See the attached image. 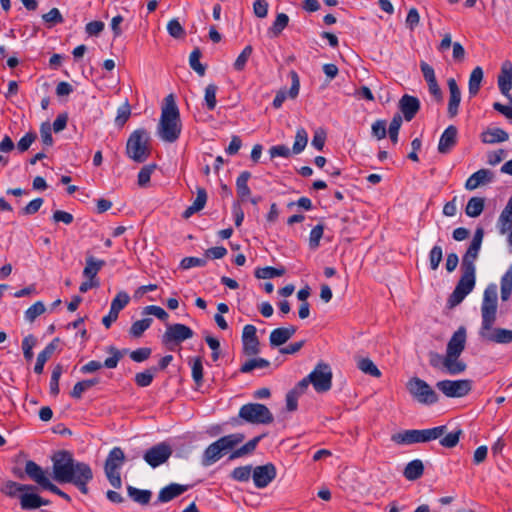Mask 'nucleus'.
<instances>
[{
    "label": "nucleus",
    "mask_w": 512,
    "mask_h": 512,
    "mask_svg": "<svg viewBox=\"0 0 512 512\" xmlns=\"http://www.w3.org/2000/svg\"><path fill=\"white\" fill-rule=\"evenodd\" d=\"M461 277L457 282L455 289L448 298L449 308L459 305L465 297L472 292L476 283V273L461 271Z\"/></svg>",
    "instance_id": "obj_10"
},
{
    "label": "nucleus",
    "mask_w": 512,
    "mask_h": 512,
    "mask_svg": "<svg viewBox=\"0 0 512 512\" xmlns=\"http://www.w3.org/2000/svg\"><path fill=\"white\" fill-rule=\"evenodd\" d=\"M252 52H253V48L251 45L246 46L242 50V52L239 54V56L237 57V59L234 62V69L236 71H242L245 68L246 63H247L249 57L251 56Z\"/></svg>",
    "instance_id": "obj_61"
},
{
    "label": "nucleus",
    "mask_w": 512,
    "mask_h": 512,
    "mask_svg": "<svg viewBox=\"0 0 512 512\" xmlns=\"http://www.w3.org/2000/svg\"><path fill=\"white\" fill-rule=\"evenodd\" d=\"M245 436L242 433H234L223 436L211 443L205 450L203 464L205 466L217 462L223 455L235 450V447L243 442Z\"/></svg>",
    "instance_id": "obj_6"
},
{
    "label": "nucleus",
    "mask_w": 512,
    "mask_h": 512,
    "mask_svg": "<svg viewBox=\"0 0 512 512\" xmlns=\"http://www.w3.org/2000/svg\"><path fill=\"white\" fill-rule=\"evenodd\" d=\"M167 30L170 36L175 39H183L186 35L184 28L177 19H172L168 22Z\"/></svg>",
    "instance_id": "obj_60"
},
{
    "label": "nucleus",
    "mask_w": 512,
    "mask_h": 512,
    "mask_svg": "<svg viewBox=\"0 0 512 512\" xmlns=\"http://www.w3.org/2000/svg\"><path fill=\"white\" fill-rule=\"evenodd\" d=\"M105 264L106 262L104 260L96 259L92 255L87 256L83 276L88 280H98L97 274Z\"/></svg>",
    "instance_id": "obj_32"
},
{
    "label": "nucleus",
    "mask_w": 512,
    "mask_h": 512,
    "mask_svg": "<svg viewBox=\"0 0 512 512\" xmlns=\"http://www.w3.org/2000/svg\"><path fill=\"white\" fill-rule=\"evenodd\" d=\"M53 478L58 483H71L83 494L89 493L88 484L93 479V471L89 464L76 461L67 450L54 453L51 458Z\"/></svg>",
    "instance_id": "obj_1"
},
{
    "label": "nucleus",
    "mask_w": 512,
    "mask_h": 512,
    "mask_svg": "<svg viewBox=\"0 0 512 512\" xmlns=\"http://www.w3.org/2000/svg\"><path fill=\"white\" fill-rule=\"evenodd\" d=\"M307 142H308V135H307V132L305 131V129L304 128L298 129L296 132L295 141H294L293 148H292L293 153L294 154L301 153L305 149Z\"/></svg>",
    "instance_id": "obj_52"
},
{
    "label": "nucleus",
    "mask_w": 512,
    "mask_h": 512,
    "mask_svg": "<svg viewBox=\"0 0 512 512\" xmlns=\"http://www.w3.org/2000/svg\"><path fill=\"white\" fill-rule=\"evenodd\" d=\"M172 452L170 444L160 442L147 449L143 454V459L150 467L156 468L166 463L171 457Z\"/></svg>",
    "instance_id": "obj_15"
},
{
    "label": "nucleus",
    "mask_w": 512,
    "mask_h": 512,
    "mask_svg": "<svg viewBox=\"0 0 512 512\" xmlns=\"http://www.w3.org/2000/svg\"><path fill=\"white\" fill-rule=\"evenodd\" d=\"M497 304V286L495 284H490L487 286L483 294V301L481 305L482 323L480 331L492 329L496 321Z\"/></svg>",
    "instance_id": "obj_7"
},
{
    "label": "nucleus",
    "mask_w": 512,
    "mask_h": 512,
    "mask_svg": "<svg viewBox=\"0 0 512 512\" xmlns=\"http://www.w3.org/2000/svg\"><path fill=\"white\" fill-rule=\"evenodd\" d=\"M263 438V435H259V436H256L254 437L253 439L249 440L246 444H244L243 446H241L240 448L238 449H235L234 451H232V453L230 454L229 456V460H233V459H236V458H240V457H243L247 454H250L252 453L259 441Z\"/></svg>",
    "instance_id": "obj_38"
},
{
    "label": "nucleus",
    "mask_w": 512,
    "mask_h": 512,
    "mask_svg": "<svg viewBox=\"0 0 512 512\" xmlns=\"http://www.w3.org/2000/svg\"><path fill=\"white\" fill-rule=\"evenodd\" d=\"M157 372L156 367H152L150 369H147L143 372L137 373L135 375V383L139 387H147L149 386L154 378V374Z\"/></svg>",
    "instance_id": "obj_51"
},
{
    "label": "nucleus",
    "mask_w": 512,
    "mask_h": 512,
    "mask_svg": "<svg viewBox=\"0 0 512 512\" xmlns=\"http://www.w3.org/2000/svg\"><path fill=\"white\" fill-rule=\"evenodd\" d=\"M108 352L111 354V356L106 358L103 364L101 362H99V361L91 360L88 363H86L85 365H83L81 367L80 371L83 374H88V373H93V372L98 371L103 366H105L108 369L116 368L117 365H118V362L120 361V359L122 358L123 355L114 346H110L108 348Z\"/></svg>",
    "instance_id": "obj_16"
},
{
    "label": "nucleus",
    "mask_w": 512,
    "mask_h": 512,
    "mask_svg": "<svg viewBox=\"0 0 512 512\" xmlns=\"http://www.w3.org/2000/svg\"><path fill=\"white\" fill-rule=\"evenodd\" d=\"M482 80L483 70L480 66H477L472 70L468 82V90L471 97H474L479 93Z\"/></svg>",
    "instance_id": "obj_36"
},
{
    "label": "nucleus",
    "mask_w": 512,
    "mask_h": 512,
    "mask_svg": "<svg viewBox=\"0 0 512 512\" xmlns=\"http://www.w3.org/2000/svg\"><path fill=\"white\" fill-rule=\"evenodd\" d=\"M410 395L420 404L432 405L438 402L439 397L433 388L419 377H412L406 383Z\"/></svg>",
    "instance_id": "obj_8"
},
{
    "label": "nucleus",
    "mask_w": 512,
    "mask_h": 512,
    "mask_svg": "<svg viewBox=\"0 0 512 512\" xmlns=\"http://www.w3.org/2000/svg\"><path fill=\"white\" fill-rule=\"evenodd\" d=\"M131 115V107L128 102H125L121 107L117 110V115L115 118V124L118 127H123L125 123L128 121Z\"/></svg>",
    "instance_id": "obj_58"
},
{
    "label": "nucleus",
    "mask_w": 512,
    "mask_h": 512,
    "mask_svg": "<svg viewBox=\"0 0 512 512\" xmlns=\"http://www.w3.org/2000/svg\"><path fill=\"white\" fill-rule=\"evenodd\" d=\"M466 329L461 326L456 330L447 344L446 355L460 356L465 349Z\"/></svg>",
    "instance_id": "obj_21"
},
{
    "label": "nucleus",
    "mask_w": 512,
    "mask_h": 512,
    "mask_svg": "<svg viewBox=\"0 0 512 512\" xmlns=\"http://www.w3.org/2000/svg\"><path fill=\"white\" fill-rule=\"evenodd\" d=\"M187 489L188 486L171 483L160 490L157 501L160 503L169 502L182 495Z\"/></svg>",
    "instance_id": "obj_30"
},
{
    "label": "nucleus",
    "mask_w": 512,
    "mask_h": 512,
    "mask_svg": "<svg viewBox=\"0 0 512 512\" xmlns=\"http://www.w3.org/2000/svg\"><path fill=\"white\" fill-rule=\"evenodd\" d=\"M62 373H63L62 365L57 364L52 371L50 385H49L50 393L53 396H57L60 392L59 380H60Z\"/></svg>",
    "instance_id": "obj_55"
},
{
    "label": "nucleus",
    "mask_w": 512,
    "mask_h": 512,
    "mask_svg": "<svg viewBox=\"0 0 512 512\" xmlns=\"http://www.w3.org/2000/svg\"><path fill=\"white\" fill-rule=\"evenodd\" d=\"M152 318H144L142 320L135 321L130 327L129 333L134 338H139L143 333L151 326Z\"/></svg>",
    "instance_id": "obj_47"
},
{
    "label": "nucleus",
    "mask_w": 512,
    "mask_h": 512,
    "mask_svg": "<svg viewBox=\"0 0 512 512\" xmlns=\"http://www.w3.org/2000/svg\"><path fill=\"white\" fill-rule=\"evenodd\" d=\"M332 377L331 367L324 362H319L308 375L310 383L318 393L327 392L331 389Z\"/></svg>",
    "instance_id": "obj_12"
},
{
    "label": "nucleus",
    "mask_w": 512,
    "mask_h": 512,
    "mask_svg": "<svg viewBox=\"0 0 512 512\" xmlns=\"http://www.w3.org/2000/svg\"><path fill=\"white\" fill-rule=\"evenodd\" d=\"M151 137L144 128L134 130L126 143V155L136 163L145 162L151 155Z\"/></svg>",
    "instance_id": "obj_4"
},
{
    "label": "nucleus",
    "mask_w": 512,
    "mask_h": 512,
    "mask_svg": "<svg viewBox=\"0 0 512 512\" xmlns=\"http://www.w3.org/2000/svg\"><path fill=\"white\" fill-rule=\"evenodd\" d=\"M274 416L269 408L261 403L244 404L236 417L230 418L228 423L233 427L240 426L244 422L250 424H271Z\"/></svg>",
    "instance_id": "obj_3"
},
{
    "label": "nucleus",
    "mask_w": 512,
    "mask_h": 512,
    "mask_svg": "<svg viewBox=\"0 0 512 512\" xmlns=\"http://www.w3.org/2000/svg\"><path fill=\"white\" fill-rule=\"evenodd\" d=\"M512 294V266L505 272L501 278V299L507 301Z\"/></svg>",
    "instance_id": "obj_43"
},
{
    "label": "nucleus",
    "mask_w": 512,
    "mask_h": 512,
    "mask_svg": "<svg viewBox=\"0 0 512 512\" xmlns=\"http://www.w3.org/2000/svg\"><path fill=\"white\" fill-rule=\"evenodd\" d=\"M192 337V329L184 324H167L162 336V343L170 350L175 351L180 344Z\"/></svg>",
    "instance_id": "obj_11"
},
{
    "label": "nucleus",
    "mask_w": 512,
    "mask_h": 512,
    "mask_svg": "<svg viewBox=\"0 0 512 512\" xmlns=\"http://www.w3.org/2000/svg\"><path fill=\"white\" fill-rule=\"evenodd\" d=\"M436 388L446 397L461 398L471 391L472 381L469 379L441 380L436 383Z\"/></svg>",
    "instance_id": "obj_14"
},
{
    "label": "nucleus",
    "mask_w": 512,
    "mask_h": 512,
    "mask_svg": "<svg viewBox=\"0 0 512 512\" xmlns=\"http://www.w3.org/2000/svg\"><path fill=\"white\" fill-rule=\"evenodd\" d=\"M357 367L363 373L368 374L370 376L379 378L381 376V371L377 368L374 362L369 358H360L357 362Z\"/></svg>",
    "instance_id": "obj_45"
},
{
    "label": "nucleus",
    "mask_w": 512,
    "mask_h": 512,
    "mask_svg": "<svg viewBox=\"0 0 512 512\" xmlns=\"http://www.w3.org/2000/svg\"><path fill=\"white\" fill-rule=\"evenodd\" d=\"M60 344L59 338H54L37 356L34 372L42 374L44 371L45 363L51 358L55 350Z\"/></svg>",
    "instance_id": "obj_28"
},
{
    "label": "nucleus",
    "mask_w": 512,
    "mask_h": 512,
    "mask_svg": "<svg viewBox=\"0 0 512 512\" xmlns=\"http://www.w3.org/2000/svg\"><path fill=\"white\" fill-rule=\"evenodd\" d=\"M39 495L35 493L24 492L20 495V505L24 510L38 509Z\"/></svg>",
    "instance_id": "obj_48"
},
{
    "label": "nucleus",
    "mask_w": 512,
    "mask_h": 512,
    "mask_svg": "<svg viewBox=\"0 0 512 512\" xmlns=\"http://www.w3.org/2000/svg\"><path fill=\"white\" fill-rule=\"evenodd\" d=\"M462 435V430H457L450 433H445L440 439V445L445 448H454L460 440V436Z\"/></svg>",
    "instance_id": "obj_56"
},
{
    "label": "nucleus",
    "mask_w": 512,
    "mask_h": 512,
    "mask_svg": "<svg viewBox=\"0 0 512 512\" xmlns=\"http://www.w3.org/2000/svg\"><path fill=\"white\" fill-rule=\"evenodd\" d=\"M250 178L251 173L249 171H243L236 179V191L241 201H246L251 195V190L248 186V181Z\"/></svg>",
    "instance_id": "obj_35"
},
{
    "label": "nucleus",
    "mask_w": 512,
    "mask_h": 512,
    "mask_svg": "<svg viewBox=\"0 0 512 512\" xmlns=\"http://www.w3.org/2000/svg\"><path fill=\"white\" fill-rule=\"evenodd\" d=\"M218 91V86L216 84H209L205 88V95H204V105L209 111H213L216 108L217 100H216V94Z\"/></svg>",
    "instance_id": "obj_46"
},
{
    "label": "nucleus",
    "mask_w": 512,
    "mask_h": 512,
    "mask_svg": "<svg viewBox=\"0 0 512 512\" xmlns=\"http://www.w3.org/2000/svg\"><path fill=\"white\" fill-rule=\"evenodd\" d=\"M442 258H443V250H442L441 246H439V245L433 246V248L430 250V253H429V263H430L431 270L438 269L439 264L442 261Z\"/></svg>",
    "instance_id": "obj_63"
},
{
    "label": "nucleus",
    "mask_w": 512,
    "mask_h": 512,
    "mask_svg": "<svg viewBox=\"0 0 512 512\" xmlns=\"http://www.w3.org/2000/svg\"><path fill=\"white\" fill-rule=\"evenodd\" d=\"M484 237V229L478 227L474 233L473 239L462 257L461 271L476 273L475 261L478 258L481 244Z\"/></svg>",
    "instance_id": "obj_13"
},
{
    "label": "nucleus",
    "mask_w": 512,
    "mask_h": 512,
    "mask_svg": "<svg viewBox=\"0 0 512 512\" xmlns=\"http://www.w3.org/2000/svg\"><path fill=\"white\" fill-rule=\"evenodd\" d=\"M481 338L494 343H512V330L504 328H493L487 331H479Z\"/></svg>",
    "instance_id": "obj_24"
},
{
    "label": "nucleus",
    "mask_w": 512,
    "mask_h": 512,
    "mask_svg": "<svg viewBox=\"0 0 512 512\" xmlns=\"http://www.w3.org/2000/svg\"><path fill=\"white\" fill-rule=\"evenodd\" d=\"M14 473L20 479H23L24 474H26L29 477V479L37 483L42 489H46L51 483L49 478L46 476V472L43 470V468L32 460H28L25 463L24 473H17L16 471H14Z\"/></svg>",
    "instance_id": "obj_17"
},
{
    "label": "nucleus",
    "mask_w": 512,
    "mask_h": 512,
    "mask_svg": "<svg viewBox=\"0 0 512 512\" xmlns=\"http://www.w3.org/2000/svg\"><path fill=\"white\" fill-rule=\"evenodd\" d=\"M497 81L500 92L503 95H508L512 89V64L510 61H505L502 64Z\"/></svg>",
    "instance_id": "obj_29"
},
{
    "label": "nucleus",
    "mask_w": 512,
    "mask_h": 512,
    "mask_svg": "<svg viewBox=\"0 0 512 512\" xmlns=\"http://www.w3.org/2000/svg\"><path fill=\"white\" fill-rule=\"evenodd\" d=\"M481 141L485 144H495L508 140V133L501 128H487L480 135Z\"/></svg>",
    "instance_id": "obj_31"
},
{
    "label": "nucleus",
    "mask_w": 512,
    "mask_h": 512,
    "mask_svg": "<svg viewBox=\"0 0 512 512\" xmlns=\"http://www.w3.org/2000/svg\"><path fill=\"white\" fill-rule=\"evenodd\" d=\"M494 180V173L489 169H480L473 173L465 182V188L469 191L479 186L491 183Z\"/></svg>",
    "instance_id": "obj_25"
},
{
    "label": "nucleus",
    "mask_w": 512,
    "mask_h": 512,
    "mask_svg": "<svg viewBox=\"0 0 512 512\" xmlns=\"http://www.w3.org/2000/svg\"><path fill=\"white\" fill-rule=\"evenodd\" d=\"M46 308L43 302L37 301L25 311L26 320L33 322L38 316L45 312Z\"/></svg>",
    "instance_id": "obj_59"
},
{
    "label": "nucleus",
    "mask_w": 512,
    "mask_h": 512,
    "mask_svg": "<svg viewBox=\"0 0 512 512\" xmlns=\"http://www.w3.org/2000/svg\"><path fill=\"white\" fill-rule=\"evenodd\" d=\"M243 353L246 356H254L260 353V341L257 337V329L252 324H247L242 332Z\"/></svg>",
    "instance_id": "obj_18"
},
{
    "label": "nucleus",
    "mask_w": 512,
    "mask_h": 512,
    "mask_svg": "<svg viewBox=\"0 0 512 512\" xmlns=\"http://www.w3.org/2000/svg\"><path fill=\"white\" fill-rule=\"evenodd\" d=\"M270 366V362L264 358H252L243 363L239 369L241 373H250L257 368H267Z\"/></svg>",
    "instance_id": "obj_44"
},
{
    "label": "nucleus",
    "mask_w": 512,
    "mask_h": 512,
    "mask_svg": "<svg viewBox=\"0 0 512 512\" xmlns=\"http://www.w3.org/2000/svg\"><path fill=\"white\" fill-rule=\"evenodd\" d=\"M446 432V425L421 430L410 429L393 434L391 440L398 445L426 443L441 438Z\"/></svg>",
    "instance_id": "obj_5"
},
{
    "label": "nucleus",
    "mask_w": 512,
    "mask_h": 512,
    "mask_svg": "<svg viewBox=\"0 0 512 512\" xmlns=\"http://www.w3.org/2000/svg\"><path fill=\"white\" fill-rule=\"evenodd\" d=\"M276 477V468L272 463L257 466L253 470V481L257 488H265Z\"/></svg>",
    "instance_id": "obj_20"
},
{
    "label": "nucleus",
    "mask_w": 512,
    "mask_h": 512,
    "mask_svg": "<svg viewBox=\"0 0 512 512\" xmlns=\"http://www.w3.org/2000/svg\"><path fill=\"white\" fill-rule=\"evenodd\" d=\"M403 119L399 113H396L390 122L388 134L391 142L395 145L398 142V133L402 125Z\"/></svg>",
    "instance_id": "obj_53"
},
{
    "label": "nucleus",
    "mask_w": 512,
    "mask_h": 512,
    "mask_svg": "<svg viewBox=\"0 0 512 512\" xmlns=\"http://www.w3.org/2000/svg\"><path fill=\"white\" fill-rule=\"evenodd\" d=\"M156 168V164H148L140 169L137 179V183L140 187H146L149 184L151 174L155 171Z\"/></svg>",
    "instance_id": "obj_54"
},
{
    "label": "nucleus",
    "mask_w": 512,
    "mask_h": 512,
    "mask_svg": "<svg viewBox=\"0 0 512 512\" xmlns=\"http://www.w3.org/2000/svg\"><path fill=\"white\" fill-rule=\"evenodd\" d=\"M399 110L406 121H411L420 110V101L417 97L404 94L399 100Z\"/></svg>",
    "instance_id": "obj_22"
},
{
    "label": "nucleus",
    "mask_w": 512,
    "mask_h": 512,
    "mask_svg": "<svg viewBox=\"0 0 512 512\" xmlns=\"http://www.w3.org/2000/svg\"><path fill=\"white\" fill-rule=\"evenodd\" d=\"M129 301L130 297L126 292L120 291L117 293L111 302L108 315L104 316L102 319V323L106 328H110L112 323L118 319L120 311L128 305Z\"/></svg>",
    "instance_id": "obj_19"
},
{
    "label": "nucleus",
    "mask_w": 512,
    "mask_h": 512,
    "mask_svg": "<svg viewBox=\"0 0 512 512\" xmlns=\"http://www.w3.org/2000/svg\"><path fill=\"white\" fill-rule=\"evenodd\" d=\"M289 23V17L285 13H279L276 16L272 26L268 29V34L271 38L278 37L282 31L287 27Z\"/></svg>",
    "instance_id": "obj_42"
},
{
    "label": "nucleus",
    "mask_w": 512,
    "mask_h": 512,
    "mask_svg": "<svg viewBox=\"0 0 512 512\" xmlns=\"http://www.w3.org/2000/svg\"><path fill=\"white\" fill-rule=\"evenodd\" d=\"M325 226L320 223L312 228L309 235V248L316 250L320 246V240L323 237Z\"/></svg>",
    "instance_id": "obj_49"
},
{
    "label": "nucleus",
    "mask_w": 512,
    "mask_h": 512,
    "mask_svg": "<svg viewBox=\"0 0 512 512\" xmlns=\"http://www.w3.org/2000/svg\"><path fill=\"white\" fill-rule=\"evenodd\" d=\"M99 383V378H92L79 381L74 385L72 391L70 392V395L74 399H80L85 391Z\"/></svg>",
    "instance_id": "obj_41"
},
{
    "label": "nucleus",
    "mask_w": 512,
    "mask_h": 512,
    "mask_svg": "<svg viewBox=\"0 0 512 512\" xmlns=\"http://www.w3.org/2000/svg\"><path fill=\"white\" fill-rule=\"evenodd\" d=\"M284 273H285L284 268L278 269L275 267L267 266V267L256 269L255 277L258 279H270V278L280 277V276L284 275Z\"/></svg>",
    "instance_id": "obj_50"
},
{
    "label": "nucleus",
    "mask_w": 512,
    "mask_h": 512,
    "mask_svg": "<svg viewBox=\"0 0 512 512\" xmlns=\"http://www.w3.org/2000/svg\"><path fill=\"white\" fill-rule=\"evenodd\" d=\"M35 489V486L21 484L12 480L6 481L1 487V492L8 497H16L19 492H29Z\"/></svg>",
    "instance_id": "obj_33"
},
{
    "label": "nucleus",
    "mask_w": 512,
    "mask_h": 512,
    "mask_svg": "<svg viewBox=\"0 0 512 512\" xmlns=\"http://www.w3.org/2000/svg\"><path fill=\"white\" fill-rule=\"evenodd\" d=\"M447 85L449 89V101L447 107V113L450 118H454L458 114L459 105L461 102V91L458 87V84L454 78H449L447 80Z\"/></svg>",
    "instance_id": "obj_23"
},
{
    "label": "nucleus",
    "mask_w": 512,
    "mask_h": 512,
    "mask_svg": "<svg viewBox=\"0 0 512 512\" xmlns=\"http://www.w3.org/2000/svg\"><path fill=\"white\" fill-rule=\"evenodd\" d=\"M444 368L451 375H457L466 370V364L459 360V356L445 355Z\"/></svg>",
    "instance_id": "obj_39"
},
{
    "label": "nucleus",
    "mask_w": 512,
    "mask_h": 512,
    "mask_svg": "<svg viewBox=\"0 0 512 512\" xmlns=\"http://www.w3.org/2000/svg\"><path fill=\"white\" fill-rule=\"evenodd\" d=\"M125 462V454L120 447H114L108 454L105 464L104 471L105 475L110 484L119 489L122 486V480L119 469Z\"/></svg>",
    "instance_id": "obj_9"
},
{
    "label": "nucleus",
    "mask_w": 512,
    "mask_h": 512,
    "mask_svg": "<svg viewBox=\"0 0 512 512\" xmlns=\"http://www.w3.org/2000/svg\"><path fill=\"white\" fill-rule=\"evenodd\" d=\"M296 331L297 327L293 325L272 330L269 336L270 345L272 347H278L285 344L296 333Z\"/></svg>",
    "instance_id": "obj_27"
},
{
    "label": "nucleus",
    "mask_w": 512,
    "mask_h": 512,
    "mask_svg": "<svg viewBox=\"0 0 512 512\" xmlns=\"http://www.w3.org/2000/svg\"><path fill=\"white\" fill-rule=\"evenodd\" d=\"M424 474V464L420 459L410 461L404 468L403 476L409 481H415Z\"/></svg>",
    "instance_id": "obj_34"
},
{
    "label": "nucleus",
    "mask_w": 512,
    "mask_h": 512,
    "mask_svg": "<svg viewBox=\"0 0 512 512\" xmlns=\"http://www.w3.org/2000/svg\"><path fill=\"white\" fill-rule=\"evenodd\" d=\"M251 472L252 467L250 465L240 466L232 471L231 477L236 481L246 482L250 479Z\"/></svg>",
    "instance_id": "obj_62"
},
{
    "label": "nucleus",
    "mask_w": 512,
    "mask_h": 512,
    "mask_svg": "<svg viewBox=\"0 0 512 512\" xmlns=\"http://www.w3.org/2000/svg\"><path fill=\"white\" fill-rule=\"evenodd\" d=\"M44 200L42 198H36L32 201H30L25 207H23L19 214L22 216L26 215H34L36 214L41 206L43 205Z\"/></svg>",
    "instance_id": "obj_64"
},
{
    "label": "nucleus",
    "mask_w": 512,
    "mask_h": 512,
    "mask_svg": "<svg viewBox=\"0 0 512 512\" xmlns=\"http://www.w3.org/2000/svg\"><path fill=\"white\" fill-rule=\"evenodd\" d=\"M127 493L128 496L136 503L140 505H147L149 504L152 492L150 490H141L133 486L127 487Z\"/></svg>",
    "instance_id": "obj_37"
},
{
    "label": "nucleus",
    "mask_w": 512,
    "mask_h": 512,
    "mask_svg": "<svg viewBox=\"0 0 512 512\" xmlns=\"http://www.w3.org/2000/svg\"><path fill=\"white\" fill-rule=\"evenodd\" d=\"M485 206V200L481 197H472L469 199L466 208L465 213L467 216L476 218L481 215V213L484 210Z\"/></svg>",
    "instance_id": "obj_40"
},
{
    "label": "nucleus",
    "mask_w": 512,
    "mask_h": 512,
    "mask_svg": "<svg viewBox=\"0 0 512 512\" xmlns=\"http://www.w3.org/2000/svg\"><path fill=\"white\" fill-rule=\"evenodd\" d=\"M457 133L458 130L454 125H450L444 130L438 144L439 153L447 154L452 150L457 143Z\"/></svg>",
    "instance_id": "obj_26"
},
{
    "label": "nucleus",
    "mask_w": 512,
    "mask_h": 512,
    "mask_svg": "<svg viewBox=\"0 0 512 512\" xmlns=\"http://www.w3.org/2000/svg\"><path fill=\"white\" fill-rule=\"evenodd\" d=\"M180 112L174 94L167 95L161 105V116L157 125V134L161 140L173 143L181 134Z\"/></svg>",
    "instance_id": "obj_2"
},
{
    "label": "nucleus",
    "mask_w": 512,
    "mask_h": 512,
    "mask_svg": "<svg viewBox=\"0 0 512 512\" xmlns=\"http://www.w3.org/2000/svg\"><path fill=\"white\" fill-rule=\"evenodd\" d=\"M37 343V339L32 334L24 337L22 341V350L24 354V358L27 361H31L34 354H33V348Z\"/></svg>",
    "instance_id": "obj_57"
}]
</instances>
